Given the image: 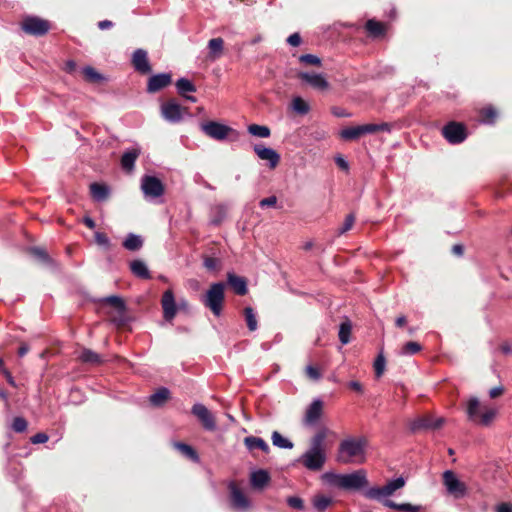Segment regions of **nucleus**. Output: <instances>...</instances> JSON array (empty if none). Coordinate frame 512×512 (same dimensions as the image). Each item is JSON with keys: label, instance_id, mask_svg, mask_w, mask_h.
<instances>
[{"label": "nucleus", "instance_id": "58", "mask_svg": "<svg viewBox=\"0 0 512 512\" xmlns=\"http://www.w3.org/2000/svg\"><path fill=\"white\" fill-rule=\"evenodd\" d=\"M31 252L34 256L41 259L42 261H49V257L47 255V253L45 252V250H43L41 248H32Z\"/></svg>", "mask_w": 512, "mask_h": 512}, {"label": "nucleus", "instance_id": "39", "mask_svg": "<svg viewBox=\"0 0 512 512\" xmlns=\"http://www.w3.org/2000/svg\"><path fill=\"white\" fill-rule=\"evenodd\" d=\"M272 443L273 445L284 448V449H291L293 448V443L288 440L287 438L283 437L279 432L275 431L272 434Z\"/></svg>", "mask_w": 512, "mask_h": 512}, {"label": "nucleus", "instance_id": "33", "mask_svg": "<svg viewBox=\"0 0 512 512\" xmlns=\"http://www.w3.org/2000/svg\"><path fill=\"white\" fill-rule=\"evenodd\" d=\"M386 507L402 512H419L421 510L420 505H413L410 503L398 504L395 502H386Z\"/></svg>", "mask_w": 512, "mask_h": 512}, {"label": "nucleus", "instance_id": "11", "mask_svg": "<svg viewBox=\"0 0 512 512\" xmlns=\"http://www.w3.org/2000/svg\"><path fill=\"white\" fill-rule=\"evenodd\" d=\"M230 491L231 506L238 511H247L251 507V501L235 482L228 485Z\"/></svg>", "mask_w": 512, "mask_h": 512}, {"label": "nucleus", "instance_id": "37", "mask_svg": "<svg viewBox=\"0 0 512 512\" xmlns=\"http://www.w3.org/2000/svg\"><path fill=\"white\" fill-rule=\"evenodd\" d=\"M327 437V429H321L319 430L311 439V448L314 449H325L324 448V441Z\"/></svg>", "mask_w": 512, "mask_h": 512}, {"label": "nucleus", "instance_id": "59", "mask_svg": "<svg viewBox=\"0 0 512 512\" xmlns=\"http://www.w3.org/2000/svg\"><path fill=\"white\" fill-rule=\"evenodd\" d=\"M287 42L291 45V46H299L301 44V37L298 33H293L291 34L288 38H287Z\"/></svg>", "mask_w": 512, "mask_h": 512}, {"label": "nucleus", "instance_id": "43", "mask_svg": "<svg viewBox=\"0 0 512 512\" xmlns=\"http://www.w3.org/2000/svg\"><path fill=\"white\" fill-rule=\"evenodd\" d=\"M361 129L360 126L348 127L341 131V137L345 140H354L361 137Z\"/></svg>", "mask_w": 512, "mask_h": 512}, {"label": "nucleus", "instance_id": "40", "mask_svg": "<svg viewBox=\"0 0 512 512\" xmlns=\"http://www.w3.org/2000/svg\"><path fill=\"white\" fill-rule=\"evenodd\" d=\"M174 447L179 450L182 454H184L186 457L197 461L198 455L196 451L189 445L181 443V442H175Z\"/></svg>", "mask_w": 512, "mask_h": 512}, {"label": "nucleus", "instance_id": "35", "mask_svg": "<svg viewBox=\"0 0 512 512\" xmlns=\"http://www.w3.org/2000/svg\"><path fill=\"white\" fill-rule=\"evenodd\" d=\"M79 359L84 363L90 364H99L102 362L100 355L89 349H84L79 355Z\"/></svg>", "mask_w": 512, "mask_h": 512}, {"label": "nucleus", "instance_id": "34", "mask_svg": "<svg viewBox=\"0 0 512 512\" xmlns=\"http://www.w3.org/2000/svg\"><path fill=\"white\" fill-rule=\"evenodd\" d=\"M175 85H176L178 93L181 96H185V94L187 92H191L192 93V92L196 91L195 85L190 80H188L186 78L178 79Z\"/></svg>", "mask_w": 512, "mask_h": 512}, {"label": "nucleus", "instance_id": "20", "mask_svg": "<svg viewBox=\"0 0 512 512\" xmlns=\"http://www.w3.org/2000/svg\"><path fill=\"white\" fill-rule=\"evenodd\" d=\"M323 411V402L315 399L306 410L304 421L308 425H314L321 417Z\"/></svg>", "mask_w": 512, "mask_h": 512}, {"label": "nucleus", "instance_id": "7", "mask_svg": "<svg viewBox=\"0 0 512 512\" xmlns=\"http://www.w3.org/2000/svg\"><path fill=\"white\" fill-rule=\"evenodd\" d=\"M161 116L170 123H179L190 115L187 107L181 106L175 99H170L160 106Z\"/></svg>", "mask_w": 512, "mask_h": 512}, {"label": "nucleus", "instance_id": "27", "mask_svg": "<svg viewBox=\"0 0 512 512\" xmlns=\"http://www.w3.org/2000/svg\"><path fill=\"white\" fill-rule=\"evenodd\" d=\"M244 444L248 450L253 451L254 449H260L265 453L269 452L268 444L259 437L249 436L244 439Z\"/></svg>", "mask_w": 512, "mask_h": 512}, {"label": "nucleus", "instance_id": "50", "mask_svg": "<svg viewBox=\"0 0 512 512\" xmlns=\"http://www.w3.org/2000/svg\"><path fill=\"white\" fill-rule=\"evenodd\" d=\"M106 303L110 304L111 306H114L120 311H123L125 308V304L123 300L118 296H109L105 298L104 300Z\"/></svg>", "mask_w": 512, "mask_h": 512}, {"label": "nucleus", "instance_id": "30", "mask_svg": "<svg viewBox=\"0 0 512 512\" xmlns=\"http://www.w3.org/2000/svg\"><path fill=\"white\" fill-rule=\"evenodd\" d=\"M170 392L167 388H160L155 393H153L149 400L154 406H161L168 398Z\"/></svg>", "mask_w": 512, "mask_h": 512}, {"label": "nucleus", "instance_id": "62", "mask_svg": "<svg viewBox=\"0 0 512 512\" xmlns=\"http://www.w3.org/2000/svg\"><path fill=\"white\" fill-rule=\"evenodd\" d=\"M2 373L4 374L7 382L13 386V387H16V383L14 381V378L13 376L11 375V373L6 369V368H2Z\"/></svg>", "mask_w": 512, "mask_h": 512}, {"label": "nucleus", "instance_id": "48", "mask_svg": "<svg viewBox=\"0 0 512 512\" xmlns=\"http://www.w3.org/2000/svg\"><path fill=\"white\" fill-rule=\"evenodd\" d=\"M299 61L301 63H304L306 65H313V66H320L321 65V59L313 54H305L301 55L299 57Z\"/></svg>", "mask_w": 512, "mask_h": 512}, {"label": "nucleus", "instance_id": "60", "mask_svg": "<svg viewBox=\"0 0 512 512\" xmlns=\"http://www.w3.org/2000/svg\"><path fill=\"white\" fill-rule=\"evenodd\" d=\"M496 116V112L492 108L484 110V118L487 122H492Z\"/></svg>", "mask_w": 512, "mask_h": 512}, {"label": "nucleus", "instance_id": "49", "mask_svg": "<svg viewBox=\"0 0 512 512\" xmlns=\"http://www.w3.org/2000/svg\"><path fill=\"white\" fill-rule=\"evenodd\" d=\"M27 421L23 417H16L13 420L12 428L15 432L21 433L27 429Z\"/></svg>", "mask_w": 512, "mask_h": 512}, {"label": "nucleus", "instance_id": "15", "mask_svg": "<svg viewBox=\"0 0 512 512\" xmlns=\"http://www.w3.org/2000/svg\"><path fill=\"white\" fill-rule=\"evenodd\" d=\"M298 78L319 91H325L329 88V83L323 74L300 72Z\"/></svg>", "mask_w": 512, "mask_h": 512}, {"label": "nucleus", "instance_id": "57", "mask_svg": "<svg viewBox=\"0 0 512 512\" xmlns=\"http://www.w3.org/2000/svg\"><path fill=\"white\" fill-rule=\"evenodd\" d=\"M48 441V435L45 433H37L31 437V442L33 444H41Z\"/></svg>", "mask_w": 512, "mask_h": 512}, {"label": "nucleus", "instance_id": "61", "mask_svg": "<svg viewBox=\"0 0 512 512\" xmlns=\"http://www.w3.org/2000/svg\"><path fill=\"white\" fill-rule=\"evenodd\" d=\"M76 67H77V65H76L75 61L69 60L65 63L64 70L67 73H73L76 70Z\"/></svg>", "mask_w": 512, "mask_h": 512}, {"label": "nucleus", "instance_id": "52", "mask_svg": "<svg viewBox=\"0 0 512 512\" xmlns=\"http://www.w3.org/2000/svg\"><path fill=\"white\" fill-rule=\"evenodd\" d=\"M354 222H355L354 214L351 213V214L347 215L342 227L339 229V234H344L347 231H349L353 227Z\"/></svg>", "mask_w": 512, "mask_h": 512}, {"label": "nucleus", "instance_id": "16", "mask_svg": "<svg viewBox=\"0 0 512 512\" xmlns=\"http://www.w3.org/2000/svg\"><path fill=\"white\" fill-rule=\"evenodd\" d=\"M253 150L261 160L268 162L271 169L278 166L280 162V155L274 149L265 147L262 144H256L254 145Z\"/></svg>", "mask_w": 512, "mask_h": 512}, {"label": "nucleus", "instance_id": "54", "mask_svg": "<svg viewBox=\"0 0 512 512\" xmlns=\"http://www.w3.org/2000/svg\"><path fill=\"white\" fill-rule=\"evenodd\" d=\"M306 375L311 380L317 381L321 378V373L319 369L315 366L308 365L305 369Z\"/></svg>", "mask_w": 512, "mask_h": 512}, {"label": "nucleus", "instance_id": "12", "mask_svg": "<svg viewBox=\"0 0 512 512\" xmlns=\"http://www.w3.org/2000/svg\"><path fill=\"white\" fill-rule=\"evenodd\" d=\"M21 27L27 34L42 36L49 31L50 24L38 17H27L23 20Z\"/></svg>", "mask_w": 512, "mask_h": 512}, {"label": "nucleus", "instance_id": "32", "mask_svg": "<svg viewBox=\"0 0 512 512\" xmlns=\"http://www.w3.org/2000/svg\"><path fill=\"white\" fill-rule=\"evenodd\" d=\"M361 129V134H372L378 131H390V125L388 123L381 124H364L359 125Z\"/></svg>", "mask_w": 512, "mask_h": 512}, {"label": "nucleus", "instance_id": "25", "mask_svg": "<svg viewBox=\"0 0 512 512\" xmlns=\"http://www.w3.org/2000/svg\"><path fill=\"white\" fill-rule=\"evenodd\" d=\"M90 194L95 201L101 202L108 198L109 188L104 184L95 182L90 185Z\"/></svg>", "mask_w": 512, "mask_h": 512}, {"label": "nucleus", "instance_id": "13", "mask_svg": "<svg viewBox=\"0 0 512 512\" xmlns=\"http://www.w3.org/2000/svg\"><path fill=\"white\" fill-rule=\"evenodd\" d=\"M445 139L451 144H458L466 139V129L461 123L450 122L442 129Z\"/></svg>", "mask_w": 512, "mask_h": 512}, {"label": "nucleus", "instance_id": "31", "mask_svg": "<svg viewBox=\"0 0 512 512\" xmlns=\"http://www.w3.org/2000/svg\"><path fill=\"white\" fill-rule=\"evenodd\" d=\"M247 130L251 135L259 138H268L271 135L269 127L265 125L251 124Z\"/></svg>", "mask_w": 512, "mask_h": 512}, {"label": "nucleus", "instance_id": "55", "mask_svg": "<svg viewBox=\"0 0 512 512\" xmlns=\"http://www.w3.org/2000/svg\"><path fill=\"white\" fill-rule=\"evenodd\" d=\"M95 242L99 246H103L105 248H109L110 247V240H109V238L107 237V235L105 233L95 232Z\"/></svg>", "mask_w": 512, "mask_h": 512}, {"label": "nucleus", "instance_id": "10", "mask_svg": "<svg viewBox=\"0 0 512 512\" xmlns=\"http://www.w3.org/2000/svg\"><path fill=\"white\" fill-rule=\"evenodd\" d=\"M141 190L146 198H158L164 194V185L157 177L145 175L141 180Z\"/></svg>", "mask_w": 512, "mask_h": 512}, {"label": "nucleus", "instance_id": "45", "mask_svg": "<svg viewBox=\"0 0 512 512\" xmlns=\"http://www.w3.org/2000/svg\"><path fill=\"white\" fill-rule=\"evenodd\" d=\"M331 502V498L324 495L316 496L313 500L314 507L321 512L324 511L331 504Z\"/></svg>", "mask_w": 512, "mask_h": 512}, {"label": "nucleus", "instance_id": "53", "mask_svg": "<svg viewBox=\"0 0 512 512\" xmlns=\"http://www.w3.org/2000/svg\"><path fill=\"white\" fill-rule=\"evenodd\" d=\"M203 264L206 269L215 271L219 268L220 261L217 258L205 257Z\"/></svg>", "mask_w": 512, "mask_h": 512}, {"label": "nucleus", "instance_id": "63", "mask_svg": "<svg viewBox=\"0 0 512 512\" xmlns=\"http://www.w3.org/2000/svg\"><path fill=\"white\" fill-rule=\"evenodd\" d=\"M348 386H349V388H351L352 390H354L356 392H359V393L363 392L362 385L358 381H351L348 383Z\"/></svg>", "mask_w": 512, "mask_h": 512}, {"label": "nucleus", "instance_id": "9", "mask_svg": "<svg viewBox=\"0 0 512 512\" xmlns=\"http://www.w3.org/2000/svg\"><path fill=\"white\" fill-rule=\"evenodd\" d=\"M443 483L447 492L454 498L459 499L465 496L467 487L465 483L457 478L453 471L447 470L443 473Z\"/></svg>", "mask_w": 512, "mask_h": 512}, {"label": "nucleus", "instance_id": "2", "mask_svg": "<svg viewBox=\"0 0 512 512\" xmlns=\"http://www.w3.org/2000/svg\"><path fill=\"white\" fill-rule=\"evenodd\" d=\"M323 479L329 484L345 490H359L368 484L366 473L358 470L350 474L325 473Z\"/></svg>", "mask_w": 512, "mask_h": 512}, {"label": "nucleus", "instance_id": "47", "mask_svg": "<svg viewBox=\"0 0 512 512\" xmlns=\"http://www.w3.org/2000/svg\"><path fill=\"white\" fill-rule=\"evenodd\" d=\"M434 421V417L432 416H426L418 419L413 423L412 429H420V428H432Z\"/></svg>", "mask_w": 512, "mask_h": 512}, {"label": "nucleus", "instance_id": "42", "mask_svg": "<svg viewBox=\"0 0 512 512\" xmlns=\"http://www.w3.org/2000/svg\"><path fill=\"white\" fill-rule=\"evenodd\" d=\"M422 349L421 345L417 342L410 341L401 347L400 355H414L420 352Z\"/></svg>", "mask_w": 512, "mask_h": 512}, {"label": "nucleus", "instance_id": "24", "mask_svg": "<svg viewBox=\"0 0 512 512\" xmlns=\"http://www.w3.org/2000/svg\"><path fill=\"white\" fill-rule=\"evenodd\" d=\"M365 28L370 36L372 37H380L383 36L386 32V25L380 21H376L374 19H369L366 22Z\"/></svg>", "mask_w": 512, "mask_h": 512}, {"label": "nucleus", "instance_id": "56", "mask_svg": "<svg viewBox=\"0 0 512 512\" xmlns=\"http://www.w3.org/2000/svg\"><path fill=\"white\" fill-rule=\"evenodd\" d=\"M277 204V197L276 196H270L267 198L262 199L259 202L260 207H275Z\"/></svg>", "mask_w": 512, "mask_h": 512}, {"label": "nucleus", "instance_id": "64", "mask_svg": "<svg viewBox=\"0 0 512 512\" xmlns=\"http://www.w3.org/2000/svg\"><path fill=\"white\" fill-rule=\"evenodd\" d=\"M497 512H512V505L509 503H502L498 506Z\"/></svg>", "mask_w": 512, "mask_h": 512}, {"label": "nucleus", "instance_id": "14", "mask_svg": "<svg viewBox=\"0 0 512 512\" xmlns=\"http://www.w3.org/2000/svg\"><path fill=\"white\" fill-rule=\"evenodd\" d=\"M192 414L199 419L205 429L214 430L216 428L214 416L203 404H194L192 407Z\"/></svg>", "mask_w": 512, "mask_h": 512}, {"label": "nucleus", "instance_id": "1", "mask_svg": "<svg viewBox=\"0 0 512 512\" xmlns=\"http://www.w3.org/2000/svg\"><path fill=\"white\" fill-rule=\"evenodd\" d=\"M367 440L364 437L348 438L341 441L337 461L342 464H361L365 462Z\"/></svg>", "mask_w": 512, "mask_h": 512}, {"label": "nucleus", "instance_id": "22", "mask_svg": "<svg viewBox=\"0 0 512 512\" xmlns=\"http://www.w3.org/2000/svg\"><path fill=\"white\" fill-rule=\"evenodd\" d=\"M208 58L212 61L218 59L223 54L224 40L220 37L213 38L208 42Z\"/></svg>", "mask_w": 512, "mask_h": 512}, {"label": "nucleus", "instance_id": "29", "mask_svg": "<svg viewBox=\"0 0 512 512\" xmlns=\"http://www.w3.org/2000/svg\"><path fill=\"white\" fill-rule=\"evenodd\" d=\"M138 156H139V152L137 150H130V151L125 152L121 158L122 168L127 171H132L134 168L135 161L138 158Z\"/></svg>", "mask_w": 512, "mask_h": 512}, {"label": "nucleus", "instance_id": "46", "mask_svg": "<svg viewBox=\"0 0 512 512\" xmlns=\"http://www.w3.org/2000/svg\"><path fill=\"white\" fill-rule=\"evenodd\" d=\"M386 360L382 354H379L374 361V370L377 378H380L385 370Z\"/></svg>", "mask_w": 512, "mask_h": 512}, {"label": "nucleus", "instance_id": "51", "mask_svg": "<svg viewBox=\"0 0 512 512\" xmlns=\"http://www.w3.org/2000/svg\"><path fill=\"white\" fill-rule=\"evenodd\" d=\"M287 504L296 510H303L304 509V502L300 497L297 496H291L287 498Z\"/></svg>", "mask_w": 512, "mask_h": 512}, {"label": "nucleus", "instance_id": "41", "mask_svg": "<svg viewBox=\"0 0 512 512\" xmlns=\"http://www.w3.org/2000/svg\"><path fill=\"white\" fill-rule=\"evenodd\" d=\"M82 73L85 77V79L91 83H97L100 82L103 77L101 74H99L93 67L86 66L83 68Z\"/></svg>", "mask_w": 512, "mask_h": 512}, {"label": "nucleus", "instance_id": "17", "mask_svg": "<svg viewBox=\"0 0 512 512\" xmlns=\"http://www.w3.org/2000/svg\"><path fill=\"white\" fill-rule=\"evenodd\" d=\"M161 305L165 320L172 321L177 313V305L171 289H168L163 293Z\"/></svg>", "mask_w": 512, "mask_h": 512}, {"label": "nucleus", "instance_id": "18", "mask_svg": "<svg viewBox=\"0 0 512 512\" xmlns=\"http://www.w3.org/2000/svg\"><path fill=\"white\" fill-rule=\"evenodd\" d=\"M132 64L141 74H148L151 72V66L148 61L147 52L143 49H137L132 56Z\"/></svg>", "mask_w": 512, "mask_h": 512}, {"label": "nucleus", "instance_id": "5", "mask_svg": "<svg viewBox=\"0 0 512 512\" xmlns=\"http://www.w3.org/2000/svg\"><path fill=\"white\" fill-rule=\"evenodd\" d=\"M225 284L222 282L213 283L206 294L203 296L202 302L205 307L209 308L215 316H219L224 303Z\"/></svg>", "mask_w": 512, "mask_h": 512}, {"label": "nucleus", "instance_id": "21", "mask_svg": "<svg viewBox=\"0 0 512 512\" xmlns=\"http://www.w3.org/2000/svg\"><path fill=\"white\" fill-rule=\"evenodd\" d=\"M269 481L270 476L268 472L263 469H259L251 473L250 483L255 489H262L269 483Z\"/></svg>", "mask_w": 512, "mask_h": 512}, {"label": "nucleus", "instance_id": "36", "mask_svg": "<svg viewBox=\"0 0 512 512\" xmlns=\"http://www.w3.org/2000/svg\"><path fill=\"white\" fill-rule=\"evenodd\" d=\"M244 316L248 329L250 331H255L258 327V322L253 308L246 307L244 309Z\"/></svg>", "mask_w": 512, "mask_h": 512}, {"label": "nucleus", "instance_id": "6", "mask_svg": "<svg viewBox=\"0 0 512 512\" xmlns=\"http://www.w3.org/2000/svg\"><path fill=\"white\" fill-rule=\"evenodd\" d=\"M200 128L205 135L218 141H223L230 136H233L234 139L238 137V132L232 127L216 121L204 122L200 125Z\"/></svg>", "mask_w": 512, "mask_h": 512}, {"label": "nucleus", "instance_id": "3", "mask_svg": "<svg viewBox=\"0 0 512 512\" xmlns=\"http://www.w3.org/2000/svg\"><path fill=\"white\" fill-rule=\"evenodd\" d=\"M497 409L482 405L477 397H470L466 404V414L468 420L480 425L489 426L497 415Z\"/></svg>", "mask_w": 512, "mask_h": 512}, {"label": "nucleus", "instance_id": "44", "mask_svg": "<svg viewBox=\"0 0 512 512\" xmlns=\"http://www.w3.org/2000/svg\"><path fill=\"white\" fill-rule=\"evenodd\" d=\"M292 107L294 111L299 114H306L309 111L308 103L301 97H295L292 101Z\"/></svg>", "mask_w": 512, "mask_h": 512}, {"label": "nucleus", "instance_id": "8", "mask_svg": "<svg viewBox=\"0 0 512 512\" xmlns=\"http://www.w3.org/2000/svg\"><path fill=\"white\" fill-rule=\"evenodd\" d=\"M299 462L308 470L319 471L326 462V450L309 448L299 459Z\"/></svg>", "mask_w": 512, "mask_h": 512}, {"label": "nucleus", "instance_id": "4", "mask_svg": "<svg viewBox=\"0 0 512 512\" xmlns=\"http://www.w3.org/2000/svg\"><path fill=\"white\" fill-rule=\"evenodd\" d=\"M405 483L406 481L403 477H398L387 482L384 486L368 488L364 492V496L368 499L379 501L386 507V502H392L389 500V497L394 495L397 490L403 488Z\"/></svg>", "mask_w": 512, "mask_h": 512}, {"label": "nucleus", "instance_id": "23", "mask_svg": "<svg viewBox=\"0 0 512 512\" xmlns=\"http://www.w3.org/2000/svg\"><path fill=\"white\" fill-rule=\"evenodd\" d=\"M227 279L236 294L245 295L247 293V282L243 277L236 276L233 273H228Z\"/></svg>", "mask_w": 512, "mask_h": 512}, {"label": "nucleus", "instance_id": "28", "mask_svg": "<svg viewBox=\"0 0 512 512\" xmlns=\"http://www.w3.org/2000/svg\"><path fill=\"white\" fill-rule=\"evenodd\" d=\"M123 246L129 251L139 250L143 246V239L139 235L130 233L124 240Z\"/></svg>", "mask_w": 512, "mask_h": 512}, {"label": "nucleus", "instance_id": "19", "mask_svg": "<svg viewBox=\"0 0 512 512\" xmlns=\"http://www.w3.org/2000/svg\"><path fill=\"white\" fill-rule=\"evenodd\" d=\"M171 83V75L169 73H161L153 75L148 80L147 91L155 93Z\"/></svg>", "mask_w": 512, "mask_h": 512}, {"label": "nucleus", "instance_id": "38", "mask_svg": "<svg viewBox=\"0 0 512 512\" xmlns=\"http://www.w3.org/2000/svg\"><path fill=\"white\" fill-rule=\"evenodd\" d=\"M351 330L352 326L349 321L341 323L339 329V340L343 345L348 344L350 342Z\"/></svg>", "mask_w": 512, "mask_h": 512}, {"label": "nucleus", "instance_id": "26", "mask_svg": "<svg viewBox=\"0 0 512 512\" xmlns=\"http://www.w3.org/2000/svg\"><path fill=\"white\" fill-rule=\"evenodd\" d=\"M131 272L142 279H150L151 275L147 265L142 260H134L130 263Z\"/></svg>", "mask_w": 512, "mask_h": 512}]
</instances>
